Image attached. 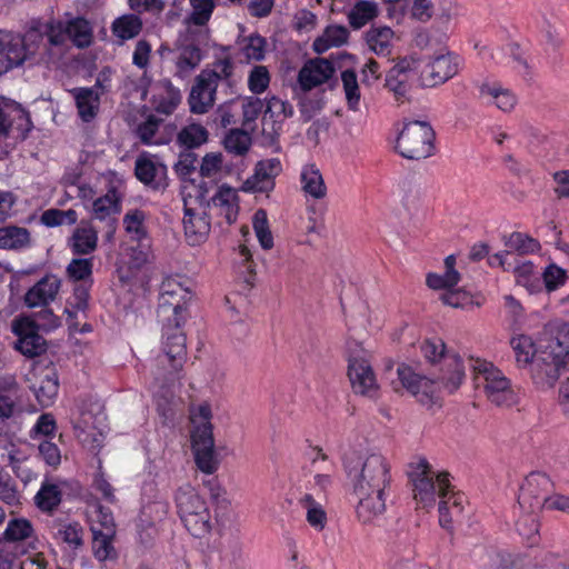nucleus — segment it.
Returning <instances> with one entry per match:
<instances>
[{
	"label": "nucleus",
	"instance_id": "f257e3e1",
	"mask_svg": "<svg viewBox=\"0 0 569 569\" xmlns=\"http://www.w3.org/2000/svg\"><path fill=\"white\" fill-rule=\"evenodd\" d=\"M342 466L358 499L357 519L362 525L376 523L386 511V497L392 481L389 460L380 452L345 453Z\"/></svg>",
	"mask_w": 569,
	"mask_h": 569
},
{
	"label": "nucleus",
	"instance_id": "f03ea898",
	"mask_svg": "<svg viewBox=\"0 0 569 569\" xmlns=\"http://www.w3.org/2000/svg\"><path fill=\"white\" fill-rule=\"evenodd\" d=\"M421 351L429 362L442 363L439 382L416 373L406 365H400L397 368V375L401 386L411 395L419 397L421 402L431 401L440 387L449 393L458 390L465 378L461 358L456 353L446 352V346L441 339L426 340L421 346Z\"/></svg>",
	"mask_w": 569,
	"mask_h": 569
},
{
	"label": "nucleus",
	"instance_id": "7ed1b4c3",
	"mask_svg": "<svg viewBox=\"0 0 569 569\" xmlns=\"http://www.w3.org/2000/svg\"><path fill=\"white\" fill-rule=\"evenodd\" d=\"M187 361L186 337L181 330L170 327L163 329L161 351L153 359L151 376L153 387L169 390L179 383L183 377V366Z\"/></svg>",
	"mask_w": 569,
	"mask_h": 569
},
{
	"label": "nucleus",
	"instance_id": "20e7f679",
	"mask_svg": "<svg viewBox=\"0 0 569 569\" xmlns=\"http://www.w3.org/2000/svg\"><path fill=\"white\" fill-rule=\"evenodd\" d=\"M48 27L49 21L36 22L23 34L6 31L12 68L20 67L37 56H52L54 47L49 43Z\"/></svg>",
	"mask_w": 569,
	"mask_h": 569
},
{
	"label": "nucleus",
	"instance_id": "39448f33",
	"mask_svg": "<svg viewBox=\"0 0 569 569\" xmlns=\"http://www.w3.org/2000/svg\"><path fill=\"white\" fill-rule=\"evenodd\" d=\"M176 506L181 521L187 530L194 537H202L212 528L211 513L204 499L191 485L178 488Z\"/></svg>",
	"mask_w": 569,
	"mask_h": 569
},
{
	"label": "nucleus",
	"instance_id": "423d86ee",
	"mask_svg": "<svg viewBox=\"0 0 569 569\" xmlns=\"http://www.w3.org/2000/svg\"><path fill=\"white\" fill-rule=\"evenodd\" d=\"M191 298L190 289L176 278H167L162 281L158 317L164 322L163 329L170 325L180 330V326L184 321L183 312Z\"/></svg>",
	"mask_w": 569,
	"mask_h": 569
},
{
	"label": "nucleus",
	"instance_id": "0eeeda50",
	"mask_svg": "<svg viewBox=\"0 0 569 569\" xmlns=\"http://www.w3.org/2000/svg\"><path fill=\"white\" fill-rule=\"evenodd\" d=\"M435 131L426 121H410L403 126L398 139L397 150L410 160L430 157L433 151Z\"/></svg>",
	"mask_w": 569,
	"mask_h": 569
},
{
	"label": "nucleus",
	"instance_id": "6e6552de",
	"mask_svg": "<svg viewBox=\"0 0 569 569\" xmlns=\"http://www.w3.org/2000/svg\"><path fill=\"white\" fill-rule=\"evenodd\" d=\"M49 43L51 47L63 48L70 40L77 48H88L93 40L90 22L81 17L69 20H49Z\"/></svg>",
	"mask_w": 569,
	"mask_h": 569
},
{
	"label": "nucleus",
	"instance_id": "1a4fd4ad",
	"mask_svg": "<svg viewBox=\"0 0 569 569\" xmlns=\"http://www.w3.org/2000/svg\"><path fill=\"white\" fill-rule=\"evenodd\" d=\"M555 483L551 478L541 471L530 472L520 488L518 503L528 513H536L543 509Z\"/></svg>",
	"mask_w": 569,
	"mask_h": 569
},
{
	"label": "nucleus",
	"instance_id": "9d476101",
	"mask_svg": "<svg viewBox=\"0 0 569 569\" xmlns=\"http://www.w3.org/2000/svg\"><path fill=\"white\" fill-rule=\"evenodd\" d=\"M476 370L482 376L486 395L492 403L510 407L517 402V396L509 379L492 363L479 362Z\"/></svg>",
	"mask_w": 569,
	"mask_h": 569
},
{
	"label": "nucleus",
	"instance_id": "9b49d317",
	"mask_svg": "<svg viewBox=\"0 0 569 569\" xmlns=\"http://www.w3.org/2000/svg\"><path fill=\"white\" fill-rule=\"evenodd\" d=\"M409 476L413 483V498L423 508L433 506L438 496V475L431 470L426 458L410 465Z\"/></svg>",
	"mask_w": 569,
	"mask_h": 569
},
{
	"label": "nucleus",
	"instance_id": "f8f14e48",
	"mask_svg": "<svg viewBox=\"0 0 569 569\" xmlns=\"http://www.w3.org/2000/svg\"><path fill=\"white\" fill-rule=\"evenodd\" d=\"M569 361L538 346V353L530 366L533 382L541 388H551L567 371Z\"/></svg>",
	"mask_w": 569,
	"mask_h": 569
},
{
	"label": "nucleus",
	"instance_id": "ddd939ff",
	"mask_svg": "<svg viewBox=\"0 0 569 569\" xmlns=\"http://www.w3.org/2000/svg\"><path fill=\"white\" fill-rule=\"evenodd\" d=\"M39 325L22 317L12 321V332L18 337L16 349L28 358L41 356L47 350L46 340L38 333Z\"/></svg>",
	"mask_w": 569,
	"mask_h": 569
},
{
	"label": "nucleus",
	"instance_id": "4468645a",
	"mask_svg": "<svg viewBox=\"0 0 569 569\" xmlns=\"http://www.w3.org/2000/svg\"><path fill=\"white\" fill-rule=\"evenodd\" d=\"M459 71V59L449 52L429 58L420 72L421 86L431 88L442 84Z\"/></svg>",
	"mask_w": 569,
	"mask_h": 569
},
{
	"label": "nucleus",
	"instance_id": "2eb2a0df",
	"mask_svg": "<svg viewBox=\"0 0 569 569\" xmlns=\"http://www.w3.org/2000/svg\"><path fill=\"white\" fill-rule=\"evenodd\" d=\"M348 376L356 393L370 399L378 397L379 386L368 359L362 356H351L349 358Z\"/></svg>",
	"mask_w": 569,
	"mask_h": 569
},
{
	"label": "nucleus",
	"instance_id": "dca6fc26",
	"mask_svg": "<svg viewBox=\"0 0 569 569\" xmlns=\"http://www.w3.org/2000/svg\"><path fill=\"white\" fill-rule=\"evenodd\" d=\"M191 449L194 462L200 471L212 475L219 467V459L214 450L213 433L209 427H202L191 433Z\"/></svg>",
	"mask_w": 569,
	"mask_h": 569
},
{
	"label": "nucleus",
	"instance_id": "f3484780",
	"mask_svg": "<svg viewBox=\"0 0 569 569\" xmlns=\"http://www.w3.org/2000/svg\"><path fill=\"white\" fill-rule=\"evenodd\" d=\"M121 210V197L116 188H111L92 203L91 220L103 223L104 237L110 241L117 228V214Z\"/></svg>",
	"mask_w": 569,
	"mask_h": 569
},
{
	"label": "nucleus",
	"instance_id": "a211bd4d",
	"mask_svg": "<svg viewBox=\"0 0 569 569\" xmlns=\"http://www.w3.org/2000/svg\"><path fill=\"white\" fill-rule=\"evenodd\" d=\"M282 172V164L278 158L263 159L254 166L253 174L243 183L244 192H270L274 188V179Z\"/></svg>",
	"mask_w": 569,
	"mask_h": 569
},
{
	"label": "nucleus",
	"instance_id": "6ab92c4d",
	"mask_svg": "<svg viewBox=\"0 0 569 569\" xmlns=\"http://www.w3.org/2000/svg\"><path fill=\"white\" fill-rule=\"evenodd\" d=\"M335 66L325 58H316L308 60L300 69L298 82L303 91L326 83L335 74Z\"/></svg>",
	"mask_w": 569,
	"mask_h": 569
},
{
	"label": "nucleus",
	"instance_id": "aec40b11",
	"mask_svg": "<svg viewBox=\"0 0 569 569\" xmlns=\"http://www.w3.org/2000/svg\"><path fill=\"white\" fill-rule=\"evenodd\" d=\"M98 230L89 220H81L67 238V248L76 257L92 254L98 248Z\"/></svg>",
	"mask_w": 569,
	"mask_h": 569
},
{
	"label": "nucleus",
	"instance_id": "412c9836",
	"mask_svg": "<svg viewBox=\"0 0 569 569\" xmlns=\"http://www.w3.org/2000/svg\"><path fill=\"white\" fill-rule=\"evenodd\" d=\"M539 347L569 361V323L560 321L548 323Z\"/></svg>",
	"mask_w": 569,
	"mask_h": 569
},
{
	"label": "nucleus",
	"instance_id": "4be33fe9",
	"mask_svg": "<svg viewBox=\"0 0 569 569\" xmlns=\"http://www.w3.org/2000/svg\"><path fill=\"white\" fill-rule=\"evenodd\" d=\"M61 280L54 274H46L24 295V303L29 308L47 307L57 298Z\"/></svg>",
	"mask_w": 569,
	"mask_h": 569
},
{
	"label": "nucleus",
	"instance_id": "5701e85b",
	"mask_svg": "<svg viewBox=\"0 0 569 569\" xmlns=\"http://www.w3.org/2000/svg\"><path fill=\"white\" fill-rule=\"evenodd\" d=\"M217 88L206 80L201 74L194 78L191 87L188 103L191 113H207L216 102Z\"/></svg>",
	"mask_w": 569,
	"mask_h": 569
},
{
	"label": "nucleus",
	"instance_id": "b1692460",
	"mask_svg": "<svg viewBox=\"0 0 569 569\" xmlns=\"http://www.w3.org/2000/svg\"><path fill=\"white\" fill-rule=\"evenodd\" d=\"M319 462H328V456L322 452L321 449H317V455L312 459L311 465L316 472L312 480L309 481L308 492H312L317 500L326 501L327 491L332 486V473L335 471V467L330 463V466L321 468Z\"/></svg>",
	"mask_w": 569,
	"mask_h": 569
},
{
	"label": "nucleus",
	"instance_id": "393cba45",
	"mask_svg": "<svg viewBox=\"0 0 569 569\" xmlns=\"http://www.w3.org/2000/svg\"><path fill=\"white\" fill-rule=\"evenodd\" d=\"M134 173L139 181L153 190L167 187V167L147 157H139L136 160Z\"/></svg>",
	"mask_w": 569,
	"mask_h": 569
},
{
	"label": "nucleus",
	"instance_id": "a878e982",
	"mask_svg": "<svg viewBox=\"0 0 569 569\" xmlns=\"http://www.w3.org/2000/svg\"><path fill=\"white\" fill-rule=\"evenodd\" d=\"M479 96L487 104L495 106L503 112H510L517 104L516 94L499 82H482L479 86Z\"/></svg>",
	"mask_w": 569,
	"mask_h": 569
},
{
	"label": "nucleus",
	"instance_id": "bb28decb",
	"mask_svg": "<svg viewBox=\"0 0 569 569\" xmlns=\"http://www.w3.org/2000/svg\"><path fill=\"white\" fill-rule=\"evenodd\" d=\"M181 101L180 90L170 80L163 79L152 86L151 102L157 112L171 114Z\"/></svg>",
	"mask_w": 569,
	"mask_h": 569
},
{
	"label": "nucleus",
	"instance_id": "cd10ccee",
	"mask_svg": "<svg viewBox=\"0 0 569 569\" xmlns=\"http://www.w3.org/2000/svg\"><path fill=\"white\" fill-rule=\"evenodd\" d=\"M63 485H66V482L62 480L46 477L33 498L38 509L42 512H53L62 501Z\"/></svg>",
	"mask_w": 569,
	"mask_h": 569
},
{
	"label": "nucleus",
	"instance_id": "c85d7f7f",
	"mask_svg": "<svg viewBox=\"0 0 569 569\" xmlns=\"http://www.w3.org/2000/svg\"><path fill=\"white\" fill-rule=\"evenodd\" d=\"M208 206L226 219L228 224L237 220L239 204L237 191L228 186H221L211 198Z\"/></svg>",
	"mask_w": 569,
	"mask_h": 569
},
{
	"label": "nucleus",
	"instance_id": "c756f323",
	"mask_svg": "<svg viewBox=\"0 0 569 569\" xmlns=\"http://www.w3.org/2000/svg\"><path fill=\"white\" fill-rule=\"evenodd\" d=\"M184 236L191 246L200 244L210 232V221L206 212L197 214L190 208L184 209Z\"/></svg>",
	"mask_w": 569,
	"mask_h": 569
},
{
	"label": "nucleus",
	"instance_id": "7c9ffc66",
	"mask_svg": "<svg viewBox=\"0 0 569 569\" xmlns=\"http://www.w3.org/2000/svg\"><path fill=\"white\" fill-rule=\"evenodd\" d=\"M301 190L306 197L321 200L327 196V186L320 169L315 163H307L300 171Z\"/></svg>",
	"mask_w": 569,
	"mask_h": 569
},
{
	"label": "nucleus",
	"instance_id": "2f4dec72",
	"mask_svg": "<svg viewBox=\"0 0 569 569\" xmlns=\"http://www.w3.org/2000/svg\"><path fill=\"white\" fill-rule=\"evenodd\" d=\"M395 32L387 26H372L365 33V40L370 51L378 56H390L393 47Z\"/></svg>",
	"mask_w": 569,
	"mask_h": 569
},
{
	"label": "nucleus",
	"instance_id": "473e14b6",
	"mask_svg": "<svg viewBox=\"0 0 569 569\" xmlns=\"http://www.w3.org/2000/svg\"><path fill=\"white\" fill-rule=\"evenodd\" d=\"M325 502L317 500L312 492H306L299 498V505L306 510L307 522L317 531H322L328 522Z\"/></svg>",
	"mask_w": 569,
	"mask_h": 569
},
{
	"label": "nucleus",
	"instance_id": "72a5a7b5",
	"mask_svg": "<svg viewBox=\"0 0 569 569\" xmlns=\"http://www.w3.org/2000/svg\"><path fill=\"white\" fill-rule=\"evenodd\" d=\"M71 92L80 118L86 122L91 121L99 110V92L93 88H76Z\"/></svg>",
	"mask_w": 569,
	"mask_h": 569
},
{
	"label": "nucleus",
	"instance_id": "f704fd0d",
	"mask_svg": "<svg viewBox=\"0 0 569 569\" xmlns=\"http://www.w3.org/2000/svg\"><path fill=\"white\" fill-rule=\"evenodd\" d=\"M438 497L439 503L447 505L455 516H460L465 508L466 497L462 493L453 492L449 482V473H438Z\"/></svg>",
	"mask_w": 569,
	"mask_h": 569
},
{
	"label": "nucleus",
	"instance_id": "c9c22d12",
	"mask_svg": "<svg viewBox=\"0 0 569 569\" xmlns=\"http://www.w3.org/2000/svg\"><path fill=\"white\" fill-rule=\"evenodd\" d=\"M379 14L378 4L370 0H359L348 12V22L355 30L361 29Z\"/></svg>",
	"mask_w": 569,
	"mask_h": 569
},
{
	"label": "nucleus",
	"instance_id": "e433bc0d",
	"mask_svg": "<svg viewBox=\"0 0 569 569\" xmlns=\"http://www.w3.org/2000/svg\"><path fill=\"white\" fill-rule=\"evenodd\" d=\"M31 236L27 228L6 226L0 228V248L21 250L30 246Z\"/></svg>",
	"mask_w": 569,
	"mask_h": 569
},
{
	"label": "nucleus",
	"instance_id": "4c0bfd02",
	"mask_svg": "<svg viewBox=\"0 0 569 569\" xmlns=\"http://www.w3.org/2000/svg\"><path fill=\"white\" fill-rule=\"evenodd\" d=\"M349 31L342 26H329L322 36L313 41V50L317 53H323L332 47H340L348 41Z\"/></svg>",
	"mask_w": 569,
	"mask_h": 569
},
{
	"label": "nucleus",
	"instance_id": "58836bf2",
	"mask_svg": "<svg viewBox=\"0 0 569 569\" xmlns=\"http://www.w3.org/2000/svg\"><path fill=\"white\" fill-rule=\"evenodd\" d=\"M148 214L141 209H130L122 219L123 228L131 240L142 241L148 237L146 220Z\"/></svg>",
	"mask_w": 569,
	"mask_h": 569
},
{
	"label": "nucleus",
	"instance_id": "ea45409f",
	"mask_svg": "<svg viewBox=\"0 0 569 569\" xmlns=\"http://www.w3.org/2000/svg\"><path fill=\"white\" fill-rule=\"evenodd\" d=\"M93 541L92 550L99 561L113 560L117 558V551L112 545L116 531H101L97 526H92Z\"/></svg>",
	"mask_w": 569,
	"mask_h": 569
},
{
	"label": "nucleus",
	"instance_id": "a19ab883",
	"mask_svg": "<svg viewBox=\"0 0 569 569\" xmlns=\"http://www.w3.org/2000/svg\"><path fill=\"white\" fill-rule=\"evenodd\" d=\"M234 64L230 58H223L214 61L211 68L201 70V74L211 84L218 88L220 82L231 86V78L233 76Z\"/></svg>",
	"mask_w": 569,
	"mask_h": 569
},
{
	"label": "nucleus",
	"instance_id": "79ce46f5",
	"mask_svg": "<svg viewBox=\"0 0 569 569\" xmlns=\"http://www.w3.org/2000/svg\"><path fill=\"white\" fill-rule=\"evenodd\" d=\"M201 51L198 46L188 43L181 46L176 57L177 73L183 77L196 69L201 62Z\"/></svg>",
	"mask_w": 569,
	"mask_h": 569
},
{
	"label": "nucleus",
	"instance_id": "37998d69",
	"mask_svg": "<svg viewBox=\"0 0 569 569\" xmlns=\"http://www.w3.org/2000/svg\"><path fill=\"white\" fill-rule=\"evenodd\" d=\"M33 392L38 402L42 407H48L53 402L58 395L59 381L58 375L53 369H50L41 379L39 385H33Z\"/></svg>",
	"mask_w": 569,
	"mask_h": 569
},
{
	"label": "nucleus",
	"instance_id": "c03bdc74",
	"mask_svg": "<svg viewBox=\"0 0 569 569\" xmlns=\"http://www.w3.org/2000/svg\"><path fill=\"white\" fill-rule=\"evenodd\" d=\"M111 30L120 40H130L141 32L142 20L136 14H123L112 22Z\"/></svg>",
	"mask_w": 569,
	"mask_h": 569
},
{
	"label": "nucleus",
	"instance_id": "a18cd8bd",
	"mask_svg": "<svg viewBox=\"0 0 569 569\" xmlns=\"http://www.w3.org/2000/svg\"><path fill=\"white\" fill-rule=\"evenodd\" d=\"M209 132L200 123H189L178 133L177 141L187 150L198 148L208 141Z\"/></svg>",
	"mask_w": 569,
	"mask_h": 569
},
{
	"label": "nucleus",
	"instance_id": "49530a36",
	"mask_svg": "<svg viewBox=\"0 0 569 569\" xmlns=\"http://www.w3.org/2000/svg\"><path fill=\"white\" fill-rule=\"evenodd\" d=\"M34 537L32 523L24 518L11 519L2 533L1 540L6 542L27 541Z\"/></svg>",
	"mask_w": 569,
	"mask_h": 569
},
{
	"label": "nucleus",
	"instance_id": "de8ad7c7",
	"mask_svg": "<svg viewBox=\"0 0 569 569\" xmlns=\"http://www.w3.org/2000/svg\"><path fill=\"white\" fill-rule=\"evenodd\" d=\"M510 345L513 349L518 367L531 366L538 353V348H536L532 339L529 336L520 335L513 337Z\"/></svg>",
	"mask_w": 569,
	"mask_h": 569
},
{
	"label": "nucleus",
	"instance_id": "09e8293b",
	"mask_svg": "<svg viewBox=\"0 0 569 569\" xmlns=\"http://www.w3.org/2000/svg\"><path fill=\"white\" fill-rule=\"evenodd\" d=\"M91 416L83 415L74 426L77 438L83 443L89 446L92 450L101 447L102 432L91 423Z\"/></svg>",
	"mask_w": 569,
	"mask_h": 569
},
{
	"label": "nucleus",
	"instance_id": "8fccbe9b",
	"mask_svg": "<svg viewBox=\"0 0 569 569\" xmlns=\"http://www.w3.org/2000/svg\"><path fill=\"white\" fill-rule=\"evenodd\" d=\"M83 528L79 522H63L58 525L54 538L77 550L83 546Z\"/></svg>",
	"mask_w": 569,
	"mask_h": 569
},
{
	"label": "nucleus",
	"instance_id": "3c124183",
	"mask_svg": "<svg viewBox=\"0 0 569 569\" xmlns=\"http://www.w3.org/2000/svg\"><path fill=\"white\" fill-rule=\"evenodd\" d=\"M78 221V213L73 209L60 210L51 208L44 210L40 216V222L48 227L54 228L60 226H72Z\"/></svg>",
	"mask_w": 569,
	"mask_h": 569
},
{
	"label": "nucleus",
	"instance_id": "603ef678",
	"mask_svg": "<svg viewBox=\"0 0 569 569\" xmlns=\"http://www.w3.org/2000/svg\"><path fill=\"white\" fill-rule=\"evenodd\" d=\"M506 247L510 256L513 252L528 254L540 250V243L536 239L521 232H512L506 241Z\"/></svg>",
	"mask_w": 569,
	"mask_h": 569
},
{
	"label": "nucleus",
	"instance_id": "864d4df0",
	"mask_svg": "<svg viewBox=\"0 0 569 569\" xmlns=\"http://www.w3.org/2000/svg\"><path fill=\"white\" fill-rule=\"evenodd\" d=\"M341 80L348 108L352 111H358L361 96L356 72L350 69L345 70L341 73Z\"/></svg>",
	"mask_w": 569,
	"mask_h": 569
},
{
	"label": "nucleus",
	"instance_id": "5fc2aeb1",
	"mask_svg": "<svg viewBox=\"0 0 569 569\" xmlns=\"http://www.w3.org/2000/svg\"><path fill=\"white\" fill-rule=\"evenodd\" d=\"M252 226L260 246L266 250L271 249L273 247V237L269 229L267 212L263 209L254 212Z\"/></svg>",
	"mask_w": 569,
	"mask_h": 569
},
{
	"label": "nucleus",
	"instance_id": "6e6d98bb",
	"mask_svg": "<svg viewBox=\"0 0 569 569\" xmlns=\"http://www.w3.org/2000/svg\"><path fill=\"white\" fill-rule=\"evenodd\" d=\"M535 264L529 261H516V266L511 267L516 274V281L518 284L533 289L539 283V276L535 271Z\"/></svg>",
	"mask_w": 569,
	"mask_h": 569
},
{
	"label": "nucleus",
	"instance_id": "4d7b16f0",
	"mask_svg": "<svg viewBox=\"0 0 569 569\" xmlns=\"http://www.w3.org/2000/svg\"><path fill=\"white\" fill-rule=\"evenodd\" d=\"M18 400V388L16 385H0V420L10 418Z\"/></svg>",
	"mask_w": 569,
	"mask_h": 569
},
{
	"label": "nucleus",
	"instance_id": "13d9d810",
	"mask_svg": "<svg viewBox=\"0 0 569 569\" xmlns=\"http://www.w3.org/2000/svg\"><path fill=\"white\" fill-rule=\"evenodd\" d=\"M222 559L234 568H240L244 565L243 543L239 538L231 537L227 540L222 551Z\"/></svg>",
	"mask_w": 569,
	"mask_h": 569
},
{
	"label": "nucleus",
	"instance_id": "bf43d9fd",
	"mask_svg": "<svg viewBox=\"0 0 569 569\" xmlns=\"http://www.w3.org/2000/svg\"><path fill=\"white\" fill-rule=\"evenodd\" d=\"M93 269L92 258H73L67 266V274L74 281H86L91 278Z\"/></svg>",
	"mask_w": 569,
	"mask_h": 569
},
{
	"label": "nucleus",
	"instance_id": "052dcab7",
	"mask_svg": "<svg viewBox=\"0 0 569 569\" xmlns=\"http://www.w3.org/2000/svg\"><path fill=\"white\" fill-rule=\"evenodd\" d=\"M249 146L250 137L242 129H231L224 139L226 149L238 156L244 154Z\"/></svg>",
	"mask_w": 569,
	"mask_h": 569
},
{
	"label": "nucleus",
	"instance_id": "680f3d73",
	"mask_svg": "<svg viewBox=\"0 0 569 569\" xmlns=\"http://www.w3.org/2000/svg\"><path fill=\"white\" fill-rule=\"evenodd\" d=\"M192 8L190 21L199 27L204 26L214 10V0H190Z\"/></svg>",
	"mask_w": 569,
	"mask_h": 569
},
{
	"label": "nucleus",
	"instance_id": "e2e57ef3",
	"mask_svg": "<svg viewBox=\"0 0 569 569\" xmlns=\"http://www.w3.org/2000/svg\"><path fill=\"white\" fill-rule=\"evenodd\" d=\"M263 108V101L257 97H246L242 99V122L244 129L252 128Z\"/></svg>",
	"mask_w": 569,
	"mask_h": 569
},
{
	"label": "nucleus",
	"instance_id": "0e129e2a",
	"mask_svg": "<svg viewBox=\"0 0 569 569\" xmlns=\"http://www.w3.org/2000/svg\"><path fill=\"white\" fill-rule=\"evenodd\" d=\"M57 429L56 420L51 413H42L33 428L30 431V437L33 440H42L54 437Z\"/></svg>",
	"mask_w": 569,
	"mask_h": 569
},
{
	"label": "nucleus",
	"instance_id": "69168bd1",
	"mask_svg": "<svg viewBox=\"0 0 569 569\" xmlns=\"http://www.w3.org/2000/svg\"><path fill=\"white\" fill-rule=\"evenodd\" d=\"M270 83V74L264 66H256L249 73L248 87L252 93L264 92Z\"/></svg>",
	"mask_w": 569,
	"mask_h": 569
},
{
	"label": "nucleus",
	"instance_id": "338daca9",
	"mask_svg": "<svg viewBox=\"0 0 569 569\" xmlns=\"http://www.w3.org/2000/svg\"><path fill=\"white\" fill-rule=\"evenodd\" d=\"M266 113H269L276 121L282 122L293 116V107L288 101L271 97L267 100Z\"/></svg>",
	"mask_w": 569,
	"mask_h": 569
},
{
	"label": "nucleus",
	"instance_id": "774afa93",
	"mask_svg": "<svg viewBox=\"0 0 569 569\" xmlns=\"http://www.w3.org/2000/svg\"><path fill=\"white\" fill-rule=\"evenodd\" d=\"M38 451L41 459L50 467L57 468L61 462V451L57 443L50 439H42L38 443Z\"/></svg>",
	"mask_w": 569,
	"mask_h": 569
}]
</instances>
